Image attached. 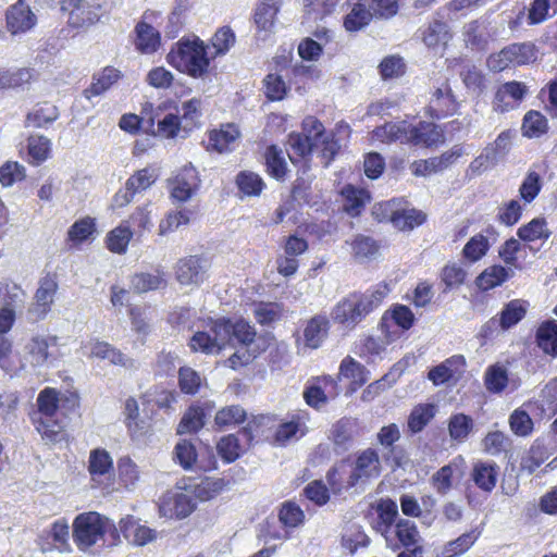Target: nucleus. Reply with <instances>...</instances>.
<instances>
[{
	"mask_svg": "<svg viewBox=\"0 0 557 557\" xmlns=\"http://www.w3.org/2000/svg\"><path fill=\"white\" fill-rule=\"evenodd\" d=\"M209 261L198 256L180 259L175 267V276L181 285H200L207 277Z\"/></svg>",
	"mask_w": 557,
	"mask_h": 557,
	"instance_id": "nucleus-8",
	"label": "nucleus"
},
{
	"mask_svg": "<svg viewBox=\"0 0 557 557\" xmlns=\"http://www.w3.org/2000/svg\"><path fill=\"white\" fill-rule=\"evenodd\" d=\"M450 39L449 26L443 21H433L422 32V40L429 48L446 46Z\"/></svg>",
	"mask_w": 557,
	"mask_h": 557,
	"instance_id": "nucleus-34",
	"label": "nucleus"
},
{
	"mask_svg": "<svg viewBox=\"0 0 557 557\" xmlns=\"http://www.w3.org/2000/svg\"><path fill=\"white\" fill-rule=\"evenodd\" d=\"M462 35L468 48L485 51L496 37V28L486 20H474L463 26Z\"/></svg>",
	"mask_w": 557,
	"mask_h": 557,
	"instance_id": "nucleus-10",
	"label": "nucleus"
},
{
	"mask_svg": "<svg viewBox=\"0 0 557 557\" xmlns=\"http://www.w3.org/2000/svg\"><path fill=\"white\" fill-rule=\"evenodd\" d=\"M443 140L442 133L432 123L420 122L417 126L409 127L408 143L431 147Z\"/></svg>",
	"mask_w": 557,
	"mask_h": 557,
	"instance_id": "nucleus-29",
	"label": "nucleus"
},
{
	"mask_svg": "<svg viewBox=\"0 0 557 557\" xmlns=\"http://www.w3.org/2000/svg\"><path fill=\"white\" fill-rule=\"evenodd\" d=\"M246 412L240 406L222 408L215 414V424L220 428L232 426L245 421Z\"/></svg>",
	"mask_w": 557,
	"mask_h": 557,
	"instance_id": "nucleus-61",
	"label": "nucleus"
},
{
	"mask_svg": "<svg viewBox=\"0 0 557 557\" xmlns=\"http://www.w3.org/2000/svg\"><path fill=\"white\" fill-rule=\"evenodd\" d=\"M38 412L33 416L37 431L42 437L59 442L62 440V425L58 423L54 416L59 409V393L57 389L46 387L37 397Z\"/></svg>",
	"mask_w": 557,
	"mask_h": 557,
	"instance_id": "nucleus-4",
	"label": "nucleus"
},
{
	"mask_svg": "<svg viewBox=\"0 0 557 557\" xmlns=\"http://www.w3.org/2000/svg\"><path fill=\"white\" fill-rule=\"evenodd\" d=\"M95 232V222L91 218L76 221L67 231V240L81 244Z\"/></svg>",
	"mask_w": 557,
	"mask_h": 557,
	"instance_id": "nucleus-60",
	"label": "nucleus"
},
{
	"mask_svg": "<svg viewBox=\"0 0 557 557\" xmlns=\"http://www.w3.org/2000/svg\"><path fill=\"white\" fill-rule=\"evenodd\" d=\"M200 100L194 98L182 104L180 121L183 125V131L186 133L196 126L198 119L200 117Z\"/></svg>",
	"mask_w": 557,
	"mask_h": 557,
	"instance_id": "nucleus-62",
	"label": "nucleus"
},
{
	"mask_svg": "<svg viewBox=\"0 0 557 557\" xmlns=\"http://www.w3.org/2000/svg\"><path fill=\"white\" fill-rule=\"evenodd\" d=\"M200 375L191 368L181 367L178 371V385L183 393L194 395L201 386Z\"/></svg>",
	"mask_w": 557,
	"mask_h": 557,
	"instance_id": "nucleus-63",
	"label": "nucleus"
},
{
	"mask_svg": "<svg viewBox=\"0 0 557 557\" xmlns=\"http://www.w3.org/2000/svg\"><path fill=\"white\" fill-rule=\"evenodd\" d=\"M484 384L491 393H502L508 384V371L505 366L495 363L485 370Z\"/></svg>",
	"mask_w": 557,
	"mask_h": 557,
	"instance_id": "nucleus-39",
	"label": "nucleus"
},
{
	"mask_svg": "<svg viewBox=\"0 0 557 557\" xmlns=\"http://www.w3.org/2000/svg\"><path fill=\"white\" fill-rule=\"evenodd\" d=\"M536 50L531 42L512 44L498 53L491 54L487 66L493 72H502L510 66H518L535 61Z\"/></svg>",
	"mask_w": 557,
	"mask_h": 557,
	"instance_id": "nucleus-5",
	"label": "nucleus"
},
{
	"mask_svg": "<svg viewBox=\"0 0 557 557\" xmlns=\"http://www.w3.org/2000/svg\"><path fill=\"white\" fill-rule=\"evenodd\" d=\"M90 355L100 359H108L113 364L126 366V357L110 344L96 341L91 343Z\"/></svg>",
	"mask_w": 557,
	"mask_h": 557,
	"instance_id": "nucleus-55",
	"label": "nucleus"
},
{
	"mask_svg": "<svg viewBox=\"0 0 557 557\" xmlns=\"http://www.w3.org/2000/svg\"><path fill=\"white\" fill-rule=\"evenodd\" d=\"M236 183L240 191L247 196H258L264 187L262 178L248 171H243L237 175Z\"/></svg>",
	"mask_w": 557,
	"mask_h": 557,
	"instance_id": "nucleus-56",
	"label": "nucleus"
},
{
	"mask_svg": "<svg viewBox=\"0 0 557 557\" xmlns=\"http://www.w3.org/2000/svg\"><path fill=\"white\" fill-rule=\"evenodd\" d=\"M527 313V305L521 300H512L505 306L499 314L502 330H508L520 322Z\"/></svg>",
	"mask_w": 557,
	"mask_h": 557,
	"instance_id": "nucleus-46",
	"label": "nucleus"
},
{
	"mask_svg": "<svg viewBox=\"0 0 557 557\" xmlns=\"http://www.w3.org/2000/svg\"><path fill=\"white\" fill-rule=\"evenodd\" d=\"M200 180L197 170L189 163L171 181V195L178 201H187L198 188Z\"/></svg>",
	"mask_w": 557,
	"mask_h": 557,
	"instance_id": "nucleus-14",
	"label": "nucleus"
},
{
	"mask_svg": "<svg viewBox=\"0 0 557 557\" xmlns=\"http://www.w3.org/2000/svg\"><path fill=\"white\" fill-rule=\"evenodd\" d=\"M387 547L400 550L401 547L422 545L423 539L416 523L409 519H398L392 533L384 535Z\"/></svg>",
	"mask_w": 557,
	"mask_h": 557,
	"instance_id": "nucleus-9",
	"label": "nucleus"
},
{
	"mask_svg": "<svg viewBox=\"0 0 557 557\" xmlns=\"http://www.w3.org/2000/svg\"><path fill=\"white\" fill-rule=\"evenodd\" d=\"M517 235L523 242H534L537 239L546 240L550 236V231L547 228V224L544 219L535 218L528 224L519 227Z\"/></svg>",
	"mask_w": 557,
	"mask_h": 557,
	"instance_id": "nucleus-41",
	"label": "nucleus"
},
{
	"mask_svg": "<svg viewBox=\"0 0 557 557\" xmlns=\"http://www.w3.org/2000/svg\"><path fill=\"white\" fill-rule=\"evenodd\" d=\"M433 417L434 406L432 404H420L412 409L408 418V428L412 433H418L424 429Z\"/></svg>",
	"mask_w": 557,
	"mask_h": 557,
	"instance_id": "nucleus-52",
	"label": "nucleus"
},
{
	"mask_svg": "<svg viewBox=\"0 0 557 557\" xmlns=\"http://www.w3.org/2000/svg\"><path fill=\"white\" fill-rule=\"evenodd\" d=\"M73 541L82 552L95 545L113 546L120 542L117 528L104 516L96 511L83 512L73 521Z\"/></svg>",
	"mask_w": 557,
	"mask_h": 557,
	"instance_id": "nucleus-1",
	"label": "nucleus"
},
{
	"mask_svg": "<svg viewBox=\"0 0 557 557\" xmlns=\"http://www.w3.org/2000/svg\"><path fill=\"white\" fill-rule=\"evenodd\" d=\"M255 319L261 325H271L280 320L282 307L276 302H260L253 309Z\"/></svg>",
	"mask_w": 557,
	"mask_h": 557,
	"instance_id": "nucleus-58",
	"label": "nucleus"
},
{
	"mask_svg": "<svg viewBox=\"0 0 557 557\" xmlns=\"http://www.w3.org/2000/svg\"><path fill=\"white\" fill-rule=\"evenodd\" d=\"M511 135L509 131L502 132L495 141L488 145L484 151L474 159V164L480 163L484 165L485 163L495 164L498 159L509 150L510 147Z\"/></svg>",
	"mask_w": 557,
	"mask_h": 557,
	"instance_id": "nucleus-31",
	"label": "nucleus"
},
{
	"mask_svg": "<svg viewBox=\"0 0 557 557\" xmlns=\"http://www.w3.org/2000/svg\"><path fill=\"white\" fill-rule=\"evenodd\" d=\"M304 423L298 417L290 421L281 423L275 432L274 440L280 445H286L290 441L298 440L305 434Z\"/></svg>",
	"mask_w": 557,
	"mask_h": 557,
	"instance_id": "nucleus-49",
	"label": "nucleus"
},
{
	"mask_svg": "<svg viewBox=\"0 0 557 557\" xmlns=\"http://www.w3.org/2000/svg\"><path fill=\"white\" fill-rule=\"evenodd\" d=\"M369 544V536L358 524L349 525L342 535V546L350 554L356 553L359 548L367 547Z\"/></svg>",
	"mask_w": 557,
	"mask_h": 557,
	"instance_id": "nucleus-38",
	"label": "nucleus"
},
{
	"mask_svg": "<svg viewBox=\"0 0 557 557\" xmlns=\"http://www.w3.org/2000/svg\"><path fill=\"white\" fill-rule=\"evenodd\" d=\"M213 410L210 401L202 405L190 406L184 413L177 426L178 434L194 433L199 431L206 423V420Z\"/></svg>",
	"mask_w": 557,
	"mask_h": 557,
	"instance_id": "nucleus-17",
	"label": "nucleus"
},
{
	"mask_svg": "<svg viewBox=\"0 0 557 557\" xmlns=\"http://www.w3.org/2000/svg\"><path fill=\"white\" fill-rule=\"evenodd\" d=\"M386 285H376L363 293L354 292L344 297L332 310L334 322L354 329L374 311L387 295Z\"/></svg>",
	"mask_w": 557,
	"mask_h": 557,
	"instance_id": "nucleus-2",
	"label": "nucleus"
},
{
	"mask_svg": "<svg viewBox=\"0 0 557 557\" xmlns=\"http://www.w3.org/2000/svg\"><path fill=\"white\" fill-rule=\"evenodd\" d=\"M119 525L124 537L136 546H144L157 537V532L154 530L140 524L133 517L121 519Z\"/></svg>",
	"mask_w": 557,
	"mask_h": 557,
	"instance_id": "nucleus-18",
	"label": "nucleus"
},
{
	"mask_svg": "<svg viewBox=\"0 0 557 557\" xmlns=\"http://www.w3.org/2000/svg\"><path fill=\"white\" fill-rule=\"evenodd\" d=\"M28 154L35 164L45 162L51 153V141L42 135H33L27 139Z\"/></svg>",
	"mask_w": 557,
	"mask_h": 557,
	"instance_id": "nucleus-48",
	"label": "nucleus"
},
{
	"mask_svg": "<svg viewBox=\"0 0 557 557\" xmlns=\"http://www.w3.org/2000/svg\"><path fill=\"white\" fill-rule=\"evenodd\" d=\"M264 159L268 173L276 180H283L287 171L283 151L274 145L269 146L264 152Z\"/></svg>",
	"mask_w": 557,
	"mask_h": 557,
	"instance_id": "nucleus-42",
	"label": "nucleus"
},
{
	"mask_svg": "<svg viewBox=\"0 0 557 557\" xmlns=\"http://www.w3.org/2000/svg\"><path fill=\"white\" fill-rule=\"evenodd\" d=\"M351 248L355 258L363 261L374 259L379 255L380 245L370 236L358 235L352 240Z\"/></svg>",
	"mask_w": 557,
	"mask_h": 557,
	"instance_id": "nucleus-45",
	"label": "nucleus"
},
{
	"mask_svg": "<svg viewBox=\"0 0 557 557\" xmlns=\"http://www.w3.org/2000/svg\"><path fill=\"white\" fill-rule=\"evenodd\" d=\"M70 527L65 519L54 521L49 531V536L53 541L54 547L61 553H70L71 545L69 543Z\"/></svg>",
	"mask_w": 557,
	"mask_h": 557,
	"instance_id": "nucleus-54",
	"label": "nucleus"
},
{
	"mask_svg": "<svg viewBox=\"0 0 557 557\" xmlns=\"http://www.w3.org/2000/svg\"><path fill=\"white\" fill-rule=\"evenodd\" d=\"M157 180L154 170L145 168L137 171L126 181V186L129 190L136 194L150 187Z\"/></svg>",
	"mask_w": 557,
	"mask_h": 557,
	"instance_id": "nucleus-64",
	"label": "nucleus"
},
{
	"mask_svg": "<svg viewBox=\"0 0 557 557\" xmlns=\"http://www.w3.org/2000/svg\"><path fill=\"white\" fill-rule=\"evenodd\" d=\"M133 232L126 224H121L107 236V247L115 253H124L127 249Z\"/></svg>",
	"mask_w": 557,
	"mask_h": 557,
	"instance_id": "nucleus-47",
	"label": "nucleus"
},
{
	"mask_svg": "<svg viewBox=\"0 0 557 557\" xmlns=\"http://www.w3.org/2000/svg\"><path fill=\"white\" fill-rule=\"evenodd\" d=\"M409 127L410 124L405 121L386 123L373 131V138L382 143H408Z\"/></svg>",
	"mask_w": 557,
	"mask_h": 557,
	"instance_id": "nucleus-33",
	"label": "nucleus"
},
{
	"mask_svg": "<svg viewBox=\"0 0 557 557\" xmlns=\"http://www.w3.org/2000/svg\"><path fill=\"white\" fill-rule=\"evenodd\" d=\"M194 503L189 495L183 492H169L160 503V512L164 517L183 519L194 510Z\"/></svg>",
	"mask_w": 557,
	"mask_h": 557,
	"instance_id": "nucleus-16",
	"label": "nucleus"
},
{
	"mask_svg": "<svg viewBox=\"0 0 557 557\" xmlns=\"http://www.w3.org/2000/svg\"><path fill=\"white\" fill-rule=\"evenodd\" d=\"M166 61L180 72L195 78L202 77L210 64L207 48L198 37L177 41L168 53Z\"/></svg>",
	"mask_w": 557,
	"mask_h": 557,
	"instance_id": "nucleus-3",
	"label": "nucleus"
},
{
	"mask_svg": "<svg viewBox=\"0 0 557 557\" xmlns=\"http://www.w3.org/2000/svg\"><path fill=\"white\" fill-rule=\"evenodd\" d=\"M277 12L278 5L275 0H264L257 7L253 20L260 39L264 40L272 32Z\"/></svg>",
	"mask_w": 557,
	"mask_h": 557,
	"instance_id": "nucleus-24",
	"label": "nucleus"
},
{
	"mask_svg": "<svg viewBox=\"0 0 557 557\" xmlns=\"http://www.w3.org/2000/svg\"><path fill=\"white\" fill-rule=\"evenodd\" d=\"M57 346L55 336H34L27 343L25 349L29 358V362L35 366H42L52 357L50 348Z\"/></svg>",
	"mask_w": 557,
	"mask_h": 557,
	"instance_id": "nucleus-20",
	"label": "nucleus"
},
{
	"mask_svg": "<svg viewBox=\"0 0 557 557\" xmlns=\"http://www.w3.org/2000/svg\"><path fill=\"white\" fill-rule=\"evenodd\" d=\"M135 35V48L144 54H151L160 47L161 36L159 30L144 21L136 24Z\"/></svg>",
	"mask_w": 557,
	"mask_h": 557,
	"instance_id": "nucleus-21",
	"label": "nucleus"
},
{
	"mask_svg": "<svg viewBox=\"0 0 557 557\" xmlns=\"http://www.w3.org/2000/svg\"><path fill=\"white\" fill-rule=\"evenodd\" d=\"M347 3L351 11L345 16L344 26L348 32H358L371 22L372 13L360 0H348Z\"/></svg>",
	"mask_w": 557,
	"mask_h": 557,
	"instance_id": "nucleus-32",
	"label": "nucleus"
},
{
	"mask_svg": "<svg viewBox=\"0 0 557 557\" xmlns=\"http://www.w3.org/2000/svg\"><path fill=\"white\" fill-rule=\"evenodd\" d=\"M7 27L13 35L26 33L32 29L37 17L24 0H18L7 10Z\"/></svg>",
	"mask_w": 557,
	"mask_h": 557,
	"instance_id": "nucleus-13",
	"label": "nucleus"
},
{
	"mask_svg": "<svg viewBox=\"0 0 557 557\" xmlns=\"http://www.w3.org/2000/svg\"><path fill=\"white\" fill-rule=\"evenodd\" d=\"M330 321L327 317L317 314L309 319L304 329L305 346L311 349L321 347L329 334Z\"/></svg>",
	"mask_w": 557,
	"mask_h": 557,
	"instance_id": "nucleus-19",
	"label": "nucleus"
},
{
	"mask_svg": "<svg viewBox=\"0 0 557 557\" xmlns=\"http://www.w3.org/2000/svg\"><path fill=\"white\" fill-rule=\"evenodd\" d=\"M537 347L553 358H557V321L547 320L542 322L535 333Z\"/></svg>",
	"mask_w": 557,
	"mask_h": 557,
	"instance_id": "nucleus-26",
	"label": "nucleus"
},
{
	"mask_svg": "<svg viewBox=\"0 0 557 557\" xmlns=\"http://www.w3.org/2000/svg\"><path fill=\"white\" fill-rule=\"evenodd\" d=\"M57 289L58 283L53 276L46 275L40 280L39 287L35 294L36 304L32 310L36 313L37 319H42L50 310Z\"/></svg>",
	"mask_w": 557,
	"mask_h": 557,
	"instance_id": "nucleus-22",
	"label": "nucleus"
},
{
	"mask_svg": "<svg viewBox=\"0 0 557 557\" xmlns=\"http://www.w3.org/2000/svg\"><path fill=\"white\" fill-rule=\"evenodd\" d=\"M380 473L381 461L377 451L373 448H367L357 456L355 467L347 479V487L366 483L370 479L377 478Z\"/></svg>",
	"mask_w": 557,
	"mask_h": 557,
	"instance_id": "nucleus-7",
	"label": "nucleus"
},
{
	"mask_svg": "<svg viewBox=\"0 0 557 557\" xmlns=\"http://www.w3.org/2000/svg\"><path fill=\"white\" fill-rule=\"evenodd\" d=\"M459 76L466 88L473 95L480 96L485 90V76L482 71L473 64H465Z\"/></svg>",
	"mask_w": 557,
	"mask_h": 557,
	"instance_id": "nucleus-37",
	"label": "nucleus"
},
{
	"mask_svg": "<svg viewBox=\"0 0 557 557\" xmlns=\"http://www.w3.org/2000/svg\"><path fill=\"white\" fill-rule=\"evenodd\" d=\"M375 511L379 518L377 531H380L383 536L387 533H392V529L397 520L400 519L397 503L388 497L381 498L375 506Z\"/></svg>",
	"mask_w": 557,
	"mask_h": 557,
	"instance_id": "nucleus-27",
	"label": "nucleus"
},
{
	"mask_svg": "<svg viewBox=\"0 0 557 557\" xmlns=\"http://www.w3.org/2000/svg\"><path fill=\"white\" fill-rule=\"evenodd\" d=\"M525 84L517 81L500 85L495 94L494 109L505 112L513 109L527 95Z\"/></svg>",
	"mask_w": 557,
	"mask_h": 557,
	"instance_id": "nucleus-15",
	"label": "nucleus"
},
{
	"mask_svg": "<svg viewBox=\"0 0 557 557\" xmlns=\"http://www.w3.org/2000/svg\"><path fill=\"white\" fill-rule=\"evenodd\" d=\"M226 345L227 329L222 326L221 320L213 322L208 331L196 332L189 342L193 351H200L207 355L218 354Z\"/></svg>",
	"mask_w": 557,
	"mask_h": 557,
	"instance_id": "nucleus-6",
	"label": "nucleus"
},
{
	"mask_svg": "<svg viewBox=\"0 0 557 557\" xmlns=\"http://www.w3.org/2000/svg\"><path fill=\"white\" fill-rule=\"evenodd\" d=\"M99 5L95 7L87 1L74 11V14L67 16V23L75 28L88 27L99 21Z\"/></svg>",
	"mask_w": 557,
	"mask_h": 557,
	"instance_id": "nucleus-43",
	"label": "nucleus"
},
{
	"mask_svg": "<svg viewBox=\"0 0 557 557\" xmlns=\"http://www.w3.org/2000/svg\"><path fill=\"white\" fill-rule=\"evenodd\" d=\"M377 442L383 447V459L385 462L395 467H400L404 460L403 449L395 445L400 438V431L397 424L391 423L381 428L377 435Z\"/></svg>",
	"mask_w": 557,
	"mask_h": 557,
	"instance_id": "nucleus-12",
	"label": "nucleus"
},
{
	"mask_svg": "<svg viewBox=\"0 0 557 557\" xmlns=\"http://www.w3.org/2000/svg\"><path fill=\"white\" fill-rule=\"evenodd\" d=\"M222 326L227 329V345H233L236 341L244 346H249L256 337V330L245 320H238L232 323L230 320H221Z\"/></svg>",
	"mask_w": 557,
	"mask_h": 557,
	"instance_id": "nucleus-30",
	"label": "nucleus"
},
{
	"mask_svg": "<svg viewBox=\"0 0 557 557\" xmlns=\"http://www.w3.org/2000/svg\"><path fill=\"white\" fill-rule=\"evenodd\" d=\"M120 78V71L114 67H106L101 74L95 78V82L87 88L84 94L86 98L99 96L107 91Z\"/></svg>",
	"mask_w": 557,
	"mask_h": 557,
	"instance_id": "nucleus-44",
	"label": "nucleus"
},
{
	"mask_svg": "<svg viewBox=\"0 0 557 557\" xmlns=\"http://www.w3.org/2000/svg\"><path fill=\"white\" fill-rule=\"evenodd\" d=\"M547 131L546 117L537 111H529L523 119L522 133L524 136L540 137Z\"/></svg>",
	"mask_w": 557,
	"mask_h": 557,
	"instance_id": "nucleus-53",
	"label": "nucleus"
},
{
	"mask_svg": "<svg viewBox=\"0 0 557 557\" xmlns=\"http://www.w3.org/2000/svg\"><path fill=\"white\" fill-rule=\"evenodd\" d=\"M473 429V420L465 413L453 414L448 423V432L451 440L463 442Z\"/></svg>",
	"mask_w": 557,
	"mask_h": 557,
	"instance_id": "nucleus-51",
	"label": "nucleus"
},
{
	"mask_svg": "<svg viewBox=\"0 0 557 557\" xmlns=\"http://www.w3.org/2000/svg\"><path fill=\"white\" fill-rule=\"evenodd\" d=\"M239 137L237 127L227 124L220 129L211 131L209 134L208 149L215 150L220 153L231 151Z\"/></svg>",
	"mask_w": 557,
	"mask_h": 557,
	"instance_id": "nucleus-28",
	"label": "nucleus"
},
{
	"mask_svg": "<svg viewBox=\"0 0 557 557\" xmlns=\"http://www.w3.org/2000/svg\"><path fill=\"white\" fill-rule=\"evenodd\" d=\"M58 116L59 112L57 107L46 102L37 106L32 112H29L27 114L26 122L28 126L40 128L54 122Z\"/></svg>",
	"mask_w": 557,
	"mask_h": 557,
	"instance_id": "nucleus-40",
	"label": "nucleus"
},
{
	"mask_svg": "<svg viewBox=\"0 0 557 557\" xmlns=\"http://www.w3.org/2000/svg\"><path fill=\"white\" fill-rule=\"evenodd\" d=\"M132 288L136 293H147L161 287H165L166 280L164 278V272L161 269H157L154 273L140 272L136 273L132 277Z\"/></svg>",
	"mask_w": 557,
	"mask_h": 557,
	"instance_id": "nucleus-35",
	"label": "nucleus"
},
{
	"mask_svg": "<svg viewBox=\"0 0 557 557\" xmlns=\"http://www.w3.org/2000/svg\"><path fill=\"white\" fill-rule=\"evenodd\" d=\"M457 467L446 465L437 470L431 478L432 485L441 495H446L453 486V478Z\"/></svg>",
	"mask_w": 557,
	"mask_h": 557,
	"instance_id": "nucleus-59",
	"label": "nucleus"
},
{
	"mask_svg": "<svg viewBox=\"0 0 557 557\" xmlns=\"http://www.w3.org/2000/svg\"><path fill=\"white\" fill-rule=\"evenodd\" d=\"M457 110L458 102L448 79H445L432 91L429 102V111L433 117L443 119L448 115H453Z\"/></svg>",
	"mask_w": 557,
	"mask_h": 557,
	"instance_id": "nucleus-11",
	"label": "nucleus"
},
{
	"mask_svg": "<svg viewBox=\"0 0 557 557\" xmlns=\"http://www.w3.org/2000/svg\"><path fill=\"white\" fill-rule=\"evenodd\" d=\"M498 470L494 461H478L473 465L471 479L480 490L491 493L496 486Z\"/></svg>",
	"mask_w": 557,
	"mask_h": 557,
	"instance_id": "nucleus-23",
	"label": "nucleus"
},
{
	"mask_svg": "<svg viewBox=\"0 0 557 557\" xmlns=\"http://www.w3.org/2000/svg\"><path fill=\"white\" fill-rule=\"evenodd\" d=\"M14 311L9 308L0 310V361L11 351V342L5 337V333L11 330L14 322Z\"/></svg>",
	"mask_w": 557,
	"mask_h": 557,
	"instance_id": "nucleus-57",
	"label": "nucleus"
},
{
	"mask_svg": "<svg viewBox=\"0 0 557 557\" xmlns=\"http://www.w3.org/2000/svg\"><path fill=\"white\" fill-rule=\"evenodd\" d=\"M88 471L92 481L101 482L109 479L113 471V460L106 449L97 448L90 451Z\"/></svg>",
	"mask_w": 557,
	"mask_h": 557,
	"instance_id": "nucleus-25",
	"label": "nucleus"
},
{
	"mask_svg": "<svg viewBox=\"0 0 557 557\" xmlns=\"http://www.w3.org/2000/svg\"><path fill=\"white\" fill-rule=\"evenodd\" d=\"M512 274L513 271L511 269L503 265H492L476 277V286L482 290H488L502 285Z\"/></svg>",
	"mask_w": 557,
	"mask_h": 557,
	"instance_id": "nucleus-36",
	"label": "nucleus"
},
{
	"mask_svg": "<svg viewBox=\"0 0 557 557\" xmlns=\"http://www.w3.org/2000/svg\"><path fill=\"white\" fill-rule=\"evenodd\" d=\"M391 220L393 224L400 231L412 230L425 221V214L420 210L407 209L395 211L392 214Z\"/></svg>",
	"mask_w": 557,
	"mask_h": 557,
	"instance_id": "nucleus-50",
	"label": "nucleus"
}]
</instances>
